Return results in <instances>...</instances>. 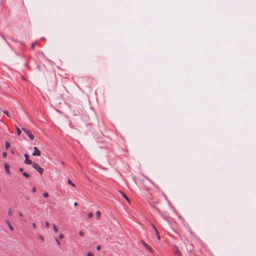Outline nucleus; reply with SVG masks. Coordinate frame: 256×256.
Instances as JSON below:
<instances>
[{"label": "nucleus", "mask_w": 256, "mask_h": 256, "mask_svg": "<svg viewBox=\"0 0 256 256\" xmlns=\"http://www.w3.org/2000/svg\"><path fill=\"white\" fill-rule=\"evenodd\" d=\"M74 206H78V203L76 202H74Z\"/></svg>", "instance_id": "nucleus-33"}, {"label": "nucleus", "mask_w": 256, "mask_h": 256, "mask_svg": "<svg viewBox=\"0 0 256 256\" xmlns=\"http://www.w3.org/2000/svg\"><path fill=\"white\" fill-rule=\"evenodd\" d=\"M19 215H20V216H22V213H21V212H20V213L19 214Z\"/></svg>", "instance_id": "nucleus-35"}, {"label": "nucleus", "mask_w": 256, "mask_h": 256, "mask_svg": "<svg viewBox=\"0 0 256 256\" xmlns=\"http://www.w3.org/2000/svg\"><path fill=\"white\" fill-rule=\"evenodd\" d=\"M175 254H176V255L179 254L180 256V253L178 248L176 250L175 252Z\"/></svg>", "instance_id": "nucleus-18"}, {"label": "nucleus", "mask_w": 256, "mask_h": 256, "mask_svg": "<svg viewBox=\"0 0 256 256\" xmlns=\"http://www.w3.org/2000/svg\"><path fill=\"white\" fill-rule=\"evenodd\" d=\"M142 244H143V246L147 248L150 252H152V250L151 248L147 244H146L144 241H142Z\"/></svg>", "instance_id": "nucleus-5"}, {"label": "nucleus", "mask_w": 256, "mask_h": 256, "mask_svg": "<svg viewBox=\"0 0 256 256\" xmlns=\"http://www.w3.org/2000/svg\"><path fill=\"white\" fill-rule=\"evenodd\" d=\"M4 169L6 171V174H10V168L9 166L6 163H5L4 164Z\"/></svg>", "instance_id": "nucleus-6"}, {"label": "nucleus", "mask_w": 256, "mask_h": 256, "mask_svg": "<svg viewBox=\"0 0 256 256\" xmlns=\"http://www.w3.org/2000/svg\"><path fill=\"white\" fill-rule=\"evenodd\" d=\"M87 256H94V254L92 252H88V253Z\"/></svg>", "instance_id": "nucleus-27"}, {"label": "nucleus", "mask_w": 256, "mask_h": 256, "mask_svg": "<svg viewBox=\"0 0 256 256\" xmlns=\"http://www.w3.org/2000/svg\"><path fill=\"white\" fill-rule=\"evenodd\" d=\"M22 129L28 134L31 140H33L34 139V136L31 134L29 130H28L26 128H22Z\"/></svg>", "instance_id": "nucleus-2"}, {"label": "nucleus", "mask_w": 256, "mask_h": 256, "mask_svg": "<svg viewBox=\"0 0 256 256\" xmlns=\"http://www.w3.org/2000/svg\"><path fill=\"white\" fill-rule=\"evenodd\" d=\"M32 166H33L34 168V169L36 170L40 174H42L43 171H44L43 168H42L41 167H40L37 164L34 163L33 164Z\"/></svg>", "instance_id": "nucleus-1"}, {"label": "nucleus", "mask_w": 256, "mask_h": 256, "mask_svg": "<svg viewBox=\"0 0 256 256\" xmlns=\"http://www.w3.org/2000/svg\"><path fill=\"white\" fill-rule=\"evenodd\" d=\"M43 196L44 198H48V194L47 192H45L43 194Z\"/></svg>", "instance_id": "nucleus-23"}, {"label": "nucleus", "mask_w": 256, "mask_h": 256, "mask_svg": "<svg viewBox=\"0 0 256 256\" xmlns=\"http://www.w3.org/2000/svg\"><path fill=\"white\" fill-rule=\"evenodd\" d=\"M4 114H6L8 116L10 117V115L8 114V112L7 111H4Z\"/></svg>", "instance_id": "nucleus-32"}, {"label": "nucleus", "mask_w": 256, "mask_h": 256, "mask_svg": "<svg viewBox=\"0 0 256 256\" xmlns=\"http://www.w3.org/2000/svg\"><path fill=\"white\" fill-rule=\"evenodd\" d=\"M32 226L33 228H34V230H35V229H36V224H35V223H34H34H32Z\"/></svg>", "instance_id": "nucleus-25"}, {"label": "nucleus", "mask_w": 256, "mask_h": 256, "mask_svg": "<svg viewBox=\"0 0 256 256\" xmlns=\"http://www.w3.org/2000/svg\"><path fill=\"white\" fill-rule=\"evenodd\" d=\"M120 192L122 194V195L123 196V197L126 198V200L128 202H130V199L128 198L126 196V195L123 192H122V191H120Z\"/></svg>", "instance_id": "nucleus-8"}, {"label": "nucleus", "mask_w": 256, "mask_h": 256, "mask_svg": "<svg viewBox=\"0 0 256 256\" xmlns=\"http://www.w3.org/2000/svg\"><path fill=\"white\" fill-rule=\"evenodd\" d=\"M36 188L35 187H34L32 190V191L33 193L35 192H36Z\"/></svg>", "instance_id": "nucleus-29"}, {"label": "nucleus", "mask_w": 256, "mask_h": 256, "mask_svg": "<svg viewBox=\"0 0 256 256\" xmlns=\"http://www.w3.org/2000/svg\"><path fill=\"white\" fill-rule=\"evenodd\" d=\"M96 216L98 219L100 216V211H96Z\"/></svg>", "instance_id": "nucleus-11"}, {"label": "nucleus", "mask_w": 256, "mask_h": 256, "mask_svg": "<svg viewBox=\"0 0 256 256\" xmlns=\"http://www.w3.org/2000/svg\"><path fill=\"white\" fill-rule=\"evenodd\" d=\"M193 250V246H190L189 248H187V250L189 252H191Z\"/></svg>", "instance_id": "nucleus-15"}, {"label": "nucleus", "mask_w": 256, "mask_h": 256, "mask_svg": "<svg viewBox=\"0 0 256 256\" xmlns=\"http://www.w3.org/2000/svg\"><path fill=\"white\" fill-rule=\"evenodd\" d=\"M24 156L26 158V160H24L25 164H32V162L31 160L28 159L29 156L28 154H24Z\"/></svg>", "instance_id": "nucleus-4"}, {"label": "nucleus", "mask_w": 256, "mask_h": 256, "mask_svg": "<svg viewBox=\"0 0 256 256\" xmlns=\"http://www.w3.org/2000/svg\"><path fill=\"white\" fill-rule=\"evenodd\" d=\"M92 216H93V214L92 212H90L88 215V218H92Z\"/></svg>", "instance_id": "nucleus-21"}, {"label": "nucleus", "mask_w": 256, "mask_h": 256, "mask_svg": "<svg viewBox=\"0 0 256 256\" xmlns=\"http://www.w3.org/2000/svg\"><path fill=\"white\" fill-rule=\"evenodd\" d=\"M6 224L9 228L12 230V231H13L14 230V228L12 226V224L10 223V222L8 220L6 221Z\"/></svg>", "instance_id": "nucleus-9"}, {"label": "nucleus", "mask_w": 256, "mask_h": 256, "mask_svg": "<svg viewBox=\"0 0 256 256\" xmlns=\"http://www.w3.org/2000/svg\"><path fill=\"white\" fill-rule=\"evenodd\" d=\"M10 147V144L8 142H6V148L8 150Z\"/></svg>", "instance_id": "nucleus-13"}, {"label": "nucleus", "mask_w": 256, "mask_h": 256, "mask_svg": "<svg viewBox=\"0 0 256 256\" xmlns=\"http://www.w3.org/2000/svg\"><path fill=\"white\" fill-rule=\"evenodd\" d=\"M53 228L54 232H58V228L54 224H53Z\"/></svg>", "instance_id": "nucleus-14"}, {"label": "nucleus", "mask_w": 256, "mask_h": 256, "mask_svg": "<svg viewBox=\"0 0 256 256\" xmlns=\"http://www.w3.org/2000/svg\"><path fill=\"white\" fill-rule=\"evenodd\" d=\"M34 152L32 153V156H40V152L38 150V148L36 146H34Z\"/></svg>", "instance_id": "nucleus-3"}, {"label": "nucleus", "mask_w": 256, "mask_h": 256, "mask_svg": "<svg viewBox=\"0 0 256 256\" xmlns=\"http://www.w3.org/2000/svg\"><path fill=\"white\" fill-rule=\"evenodd\" d=\"M68 184H71L72 186H74V187L75 186V184L74 183H72L70 180H68Z\"/></svg>", "instance_id": "nucleus-17"}, {"label": "nucleus", "mask_w": 256, "mask_h": 256, "mask_svg": "<svg viewBox=\"0 0 256 256\" xmlns=\"http://www.w3.org/2000/svg\"><path fill=\"white\" fill-rule=\"evenodd\" d=\"M152 226L154 230L156 236L158 238V240H160V236L158 234V230H156V227L154 226V224H152Z\"/></svg>", "instance_id": "nucleus-7"}, {"label": "nucleus", "mask_w": 256, "mask_h": 256, "mask_svg": "<svg viewBox=\"0 0 256 256\" xmlns=\"http://www.w3.org/2000/svg\"><path fill=\"white\" fill-rule=\"evenodd\" d=\"M39 238L42 240V242H44V237H43L42 236L40 235V236H39Z\"/></svg>", "instance_id": "nucleus-30"}, {"label": "nucleus", "mask_w": 256, "mask_h": 256, "mask_svg": "<svg viewBox=\"0 0 256 256\" xmlns=\"http://www.w3.org/2000/svg\"><path fill=\"white\" fill-rule=\"evenodd\" d=\"M100 249H101V247H100V246H96V250H100Z\"/></svg>", "instance_id": "nucleus-31"}, {"label": "nucleus", "mask_w": 256, "mask_h": 256, "mask_svg": "<svg viewBox=\"0 0 256 256\" xmlns=\"http://www.w3.org/2000/svg\"><path fill=\"white\" fill-rule=\"evenodd\" d=\"M36 42H34L32 44V46H31V48L32 50L34 49V46L36 44Z\"/></svg>", "instance_id": "nucleus-26"}, {"label": "nucleus", "mask_w": 256, "mask_h": 256, "mask_svg": "<svg viewBox=\"0 0 256 256\" xmlns=\"http://www.w3.org/2000/svg\"><path fill=\"white\" fill-rule=\"evenodd\" d=\"M176 256H181V254H180V256L179 254L176 255Z\"/></svg>", "instance_id": "nucleus-36"}, {"label": "nucleus", "mask_w": 256, "mask_h": 256, "mask_svg": "<svg viewBox=\"0 0 256 256\" xmlns=\"http://www.w3.org/2000/svg\"><path fill=\"white\" fill-rule=\"evenodd\" d=\"M58 239L60 238V239H62L64 238V235L62 234H60L58 237Z\"/></svg>", "instance_id": "nucleus-19"}, {"label": "nucleus", "mask_w": 256, "mask_h": 256, "mask_svg": "<svg viewBox=\"0 0 256 256\" xmlns=\"http://www.w3.org/2000/svg\"><path fill=\"white\" fill-rule=\"evenodd\" d=\"M46 228H48L50 226V224L48 222H46Z\"/></svg>", "instance_id": "nucleus-28"}, {"label": "nucleus", "mask_w": 256, "mask_h": 256, "mask_svg": "<svg viewBox=\"0 0 256 256\" xmlns=\"http://www.w3.org/2000/svg\"><path fill=\"white\" fill-rule=\"evenodd\" d=\"M22 175L26 178H28L30 176V175L26 172H24Z\"/></svg>", "instance_id": "nucleus-16"}, {"label": "nucleus", "mask_w": 256, "mask_h": 256, "mask_svg": "<svg viewBox=\"0 0 256 256\" xmlns=\"http://www.w3.org/2000/svg\"><path fill=\"white\" fill-rule=\"evenodd\" d=\"M16 130L18 135H20L21 134V130L18 126H16Z\"/></svg>", "instance_id": "nucleus-12"}, {"label": "nucleus", "mask_w": 256, "mask_h": 256, "mask_svg": "<svg viewBox=\"0 0 256 256\" xmlns=\"http://www.w3.org/2000/svg\"><path fill=\"white\" fill-rule=\"evenodd\" d=\"M55 240H56V242L57 244H58V246H60V242L58 240V238H56Z\"/></svg>", "instance_id": "nucleus-20"}, {"label": "nucleus", "mask_w": 256, "mask_h": 256, "mask_svg": "<svg viewBox=\"0 0 256 256\" xmlns=\"http://www.w3.org/2000/svg\"><path fill=\"white\" fill-rule=\"evenodd\" d=\"M13 214V211L12 208H10L8 209V214L10 216H12Z\"/></svg>", "instance_id": "nucleus-10"}, {"label": "nucleus", "mask_w": 256, "mask_h": 256, "mask_svg": "<svg viewBox=\"0 0 256 256\" xmlns=\"http://www.w3.org/2000/svg\"><path fill=\"white\" fill-rule=\"evenodd\" d=\"M19 170H20V172H22L23 171V168H19Z\"/></svg>", "instance_id": "nucleus-34"}, {"label": "nucleus", "mask_w": 256, "mask_h": 256, "mask_svg": "<svg viewBox=\"0 0 256 256\" xmlns=\"http://www.w3.org/2000/svg\"><path fill=\"white\" fill-rule=\"evenodd\" d=\"M6 156H7V153L6 152H4L2 153V156H3V158H6Z\"/></svg>", "instance_id": "nucleus-22"}, {"label": "nucleus", "mask_w": 256, "mask_h": 256, "mask_svg": "<svg viewBox=\"0 0 256 256\" xmlns=\"http://www.w3.org/2000/svg\"><path fill=\"white\" fill-rule=\"evenodd\" d=\"M79 234L81 236H84V232L82 230H80L79 232Z\"/></svg>", "instance_id": "nucleus-24"}]
</instances>
